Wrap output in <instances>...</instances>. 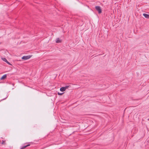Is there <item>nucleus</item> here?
<instances>
[{
	"instance_id": "0eeeda50",
	"label": "nucleus",
	"mask_w": 149,
	"mask_h": 149,
	"mask_svg": "<svg viewBox=\"0 0 149 149\" xmlns=\"http://www.w3.org/2000/svg\"><path fill=\"white\" fill-rule=\"evenodd\" d=\"M7 75L6 74H4L1 77V79H4L6 78V77Z\"/></svg>"
},
{
	"instance_id": "9b49d317",
	"label": "nucleus",
	"mask_w": 149,
	"mask_h": 149,
	"mask_svg": "<svg viewBox=\"0 0 149 149\" xmlns=\"http://www.w3.org/2000/svg\"><path fill=\"white\" fill-rule=\"evenodd\" d=\"M5 141H4L3 140L2 141L1 143L2 144H5Z\"/></svg>"
},
{
	"instance_id": "1a4fd4ad",
	"label": "nucleus",
	"mask_w": 149,
	"mask_h": 149,
	"mask_svg": "<svg viewBox=\"0 0 149 149\" xmlns=\"http://www.w3.org/2000/svg\"><path fill=\"white\" fill-rule=\"evenodd\" d=\"M64 93H59V92L58 93V94L59 95H62Z\"/></svg>"
},
{
	"instance_id": "423d86ee",
	"label": "nucleus",
	"mask_w": 149,
	"mask_h": 149,
	"mask_svg": "<svg viewBox=\"0 0 149 149\" xmlns=\"http://www.w3.org/2000/svg\"><path fill=\"white\" fill-rule=\"evenodd\" d=\"M30 146V145L29 144H28L24 146H22L21 148L20 149H24L25 148H26V147L29 146Z\"/></svg>"
},
{
	"instance_id": "39448f33",
	"label": "nucleus",
	"mask_w": 149,
	"mask_h": 149,
	"mask_svg": "<svg viewBox=\"0 0 149 149\" xmlns=\"http://www.w3.org/2000/svg\"><path fill=\"white\" fill-rule=\"evenodd\" d=\"M143 15L146 18H149V15L146 13H143Z\"/></svg>"
},
{
	"instance_id": "20e7f679",
	"label": "nucleus",
	"mask_w": 149,
	"mask_h": 149,
	"mask_svg": "<svg viewBox=\"0 0 149 149\" xmlns=\"http://www.w3.org/2000/svg\"><path fill=\"white\" fill-rule=\"evenodd\" d=\"M61 42V40L59 38H58L56 39V43H60Z\"/></svg>"
},
{
	"instance_id": "f03ea898",
	"label": "nucleus",
	"mask_w": 149,
	"mask_h": 149,
	"mask_svg": "<svg viewBox=\"0 0 149 149\" xmlns=\"http://www.w3.org/2000/svg\"><path fill=\"white\" fill-rule=\"evenodd\" d=\"M31 56L30 55L26 56H24L22 57V59L24 60H27L30 58Z\"/></svg>"
},
{
	"instance_id": "9d476101",
	"label": "nucleus",
	"mask_w": 149,
	"mask_h": 149,
	"mask_svg": "<svg viewBox=\"0 0 149 149\" xmlns=\"http://www.w3.org/2000/svg\"><path fill=\"white\" fill-rule=\"evenodd\" d=\"M65 87V89L66 90V89L68 88V87H69V86H66L65 87Z\"/></svg>"
},
{
	"instance_id": "6e6552de",
	"label": "nucleus",
	"mask_w": 149,
	"mask_h": 149,
	"mask_svg": "<svg viewBox=\"0 0 149 149\" xmlns=\"http://www.w3.org/2000/svg\"><path fill=\"white\" fill-rule=\"evenodd\" d=\"M65 90V87H61L60 88V91L62 92L64 91Z\"/></svg>"
},
{
	"instance_id": "7ed1b4c3",
	"label": "nucleus",
	"mask_w": 149,
	"mask_h": 149,
	"mask_svg": "<svg viewBox=\"0 0 149 149\" xmlns=\"http://www.w3.org/2000/svg\"><path fill=\"white\" fill-rule=\"evenodd\" d=\"M2 60L6 62L7 64L9 65H12L5 58H2Z\"/></svg>"
},
{
	"instance_id": "f8f14e48",
	"label": "nucleus",
	"mask_w": 149,
	"mask_h": 149,
	"mask_svg": "<svg viewBox=\"0 0 149 149\" xmlns=\"http://www.w3.org/2000/svg\"><path fill=\"white\" fill-rule=\"evenodd\" d=\"M6 98H4V99H3V100H1V101H0V102L1 101H2V100H4L5 99H6Z\"/></svg>"
},
{
	"instance_id": "f257e3e1",
	"label": "nucleus",
	"mask_w": 149,
	"mask_h": 149,
	"mask_svg": "<svg viewBox=\"0 0 149 149\" xmlns=\"http://www.w3.org/2000/svg\"><path fill=\"white\" fill-rule=\"evenodd\" d=\"M96 10L98 11L99 13L100 14L102 13V10L101 7L99 6H96L95 7Z\"/></svg>"
}]
</instances>
